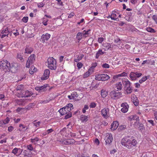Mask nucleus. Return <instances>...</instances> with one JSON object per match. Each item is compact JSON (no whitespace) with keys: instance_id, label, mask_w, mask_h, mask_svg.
<instances>
[{"instance_id":"11","label":"nucleus","mask_w":157,"mask_h":157,"mask_svg":"<svg viewBox=\"0 0 157 157\" xmlns=\"http://www.w3.org/2000/svg\"><path fill=\"white\" fill-rule=\"evenodd\" d=\"M119 13L117 12L115 10L113 11L112 13L110 16V18L111 20L114 21H117L118 19V15Z\"/></svg>"},{"instance_id":"25","label":"nucleus","mask_w":157,"mask_h":157,"mask_svg":"<svg viewBox=\"0 0 157 157\" xmlns=\"http://www.w3.org/2000/svg\"><path fill=\"white\" fill-rule=\"evenodd\" d=\"M68 112H71V110L73 109V107L72 104H69L65 107Z\"/></svg>"},{"instance_id":"1","label":"nucleus","mask_w":157,"mask_h":157,"mask_svg":"<svg viewBox=\"0 0 157 157\" xmlns=\"http://www.w3.org/2000/svg\"><path fill=\"white\" fill-rule=\"evenodd\" d=\"M121 143L122 145L129 149H132L137 144V141L132 137L123 138Z\"/></svg>"},{"instance_id":"29","label":"nucleus","mask_w":157,"mask_h":157,"mask_svg":"<svg viewBox=\"0 0 157 157\" xmlns=\"http://www.w3.org/2000/svg\"><path fill=\"white\" fill-rule=\"evenodd\" d=\"M129 77L132 80H135L136 79L135 73L132 72L129 75Z\"/></svg>"},{"instance_id":"56","label":"nucleus","mask_w":157,"mask_h":157,"mask_svg":"<svg viewBox=\"0 0 157 157\" xmlns=\"http://www.w3.org/2000/svg\"><path fill=\"white\" fill-rule=\"evenodd\" d=\"M10 118L8 117H7L4 120H3V121L4 123V124L8 123H9V122H10Z\"/></svg>"},{"instance_id":"53","label":"nucleus","mask_w":157,"mask_h":157,"mask_svg":"<svg viewBox=\"0 0 157 157\" xmlns=\"http://www.w3.org/2000/svg\"><path fill=\"white\" fill-rule=\"evenodd\" d=\"M89 109V106L87 105H85L83 108L82 110V112L83 113H85L86 112V110H87Z\"/></svg>"},{"instance_id":"43","label":"nucleus","mask_w":157,"mask_h":157,"mask_svg":"<svg viewBox=\"0 0 157 157\" xmlns=\"http://www.w3.org/2000/svg\"><path fill=\"white\" fill-rule=\"evenodd\" d=\"M60 143L63 145H67V139H62L60 140H58Z\"/></svg>"},{"instance_id":"62","label":"nucleus","mask_w":157,"mask_h":157,"mask_svg":"<svg viewBox=\"0 0 157 157\" xmlns=\"http://www.w3.org/2000/svg\"><path fill=\"white\" fill-rule=\"evenodd\" d=\"M35 121H34V125L35 126H36V127H39L40 126V121H38V122H35Z\"/></svg>"},{"instance_id":"21","label":"nucleus","mask_w":157,"mask_h":157,"mask_svg":"<svg viewBox=\"0 0 157 157\" xmlns=\"http://www.w3.org/2000/svg\"><path fill=\"white\" fill-rule=\"evenodd\" d=\"M97 64L98 63L96 62L92 63L91 65V67L89 69V71H91V72H93L94 71V69L97 66Z\"/></svg>"},{"instance_id":"55","label":"nucleus","mask_w":157,"mask_h":157,"mask_svg":"<svg viewBox=\"0 0 157 157\" xmlns=\"http://www.w3.org/2000/svg\"><path fill=\"white\" fill-rule=\"evenodd\" d=\"M77 66L78 69H79L82 67L83 64L81 62H79L77 63Z\"/></svg>"},{"instance_id":"45","label":"nucleus","mask_w":157,"mask_h":157,"mask_svg":"<svg viewBox=\"0 0 157 157\" xmlns=\"http://www.w3.org/2000/svg\"><path fill=\"white\" fill-rule=\"evenodd\" d=\"M37 5L38 8H41L43 7L45 5V3L43 2L40 3H37Z\"/></svg>"},{"instance_id":"8","label":"nucleus","mask_w":157,"mask_h":157,"mask_svg":"<svg viewBox=\"0 0 157 157\" xmlns=\"http://www.w3.org/2000/svg\"><path fill=\"white\" fill-rule=\"evenodd\" d=\"M101 115L102 117L105 118L107 119L110 116L109 109L107 108H104L101 111Z\"/></svg>"},{"instance_id":"4","label":"nucleus","mask_w":157,"mask_h":157,"mask_svg":"<svg viewBox=\"0 0 157 157\" xmlns=\"http://www.w3.org/2000/svg\"><path fill=\"white\" fill-rule=\"evenodd\" d=\"M109 96L111 99L116 100L121 97L122 95L121 92L113 90L110 92Z\"/></svg>"},{"instance_id":"57","label":"nucleus","mask_w":157,"mask_h":157,"mask_svg":"<svg viewBox=\"0 0 157 157\" xmlns=\"http://www.w3.org/2000/svg\"><path fill=\"white\" fill-rule=\"evenodd\" d=\"M23 85L22 84L20 85H18L17 88H16V90H21L22 88H23Z\"/></svg>"},{"instance_id":"13","label":"nucleus","mask_w":157,"mask_h":157,"mask_svg":"<svg viewBox=\"0 0 157 157\" xmlns=\"http://www.w3.org/2000/svg\"><path fill=\"white\" fill-rule=\"evenodd\" d=\"M51 36V35L48 33H46L45 34H43L41 36V39H42V42L44 43L45 42V40H48Z\"/></svg>"},{"instance_id":"46","label":"nucleus","mask_w":157,"mask_h":157,"mask_svg":"<svg viewBox=\"0 0 157 157\" xmlns=\"http://www.w3.org/2000/svg\"><path fill=\"white\" fill-rule=\"evenodd\" d=\"M54 130L52 128H50L47 130L45 132V133L43 134V135L44 136L49 134L50 133L54 131Z\"/></svg>"},{"instance_id":"5","label":"nucleus","mask_w":157,"mask_h":157,"mask_svg":"<svg viewBox=\"0 0 157 157\" xmlns=\"http://www.w3.org/2000/svg\"><path fill=\"white\" fill-rule=\"evenodd\" d=\"M110 78V77L107 74H98L95 76V79L98 81H105Z\"/></svg>"},{"instance_id":"26","label":"nucleus","mask_w":157,"mask_h":157,"mask_svg":"<svg viewBox=\"0 0 157 157\" xmlns=\"http://www.w3.org/2000/svg\"><path fill=\"white\" fill-rule=\"evenodd\" d=\"M92 73H93V72H91V71H89V69L83 75V78H85L88 77Z\"/></svg>"},{"instance_id":"42","label":"nucleus","mask_w":157,"mask_h":157,"mask_svg":"<svg viewBox=\"0 0 157 157\" xmlns=\"http://www.w3.org/2000/svg\"><path fill=\"white\" fill-rule=\"evenodd\" d=\"M148 76H145L144 77H142L141 79H140L139 81V82L141 84L143 82L145 81L148 78Z\"/></svg>"},{"instance_id":"38","label":"nucleus","mask_w":157,"mask_h":157,"mask_svg":"<svg viewBox=\"0 0 157 157\" xmlns=\"http://www.w3.org/2000/svg\"><path fill=\"white\" fill-rule=\"evenodd\" d=\"M133 98H134L133 99V102L134 105L136 106H138L139 104V101L138 99L136 96L135 97H133Z\"/></svg>"},{"instance_id":"37","label":"nucleus","mask_w":157,"mask_h":157,"mask_svg":"<svg viewBox=\"0 0 157 157\" xmlns=\"http://www.w3.org/2000/svg\"><path fill=\"white\" fill-rule=\"evenodd\" d=\"M90 31V29H88L87 31L84 30L83 33H82L83 35V36L86 38L88 36L89 34V32Z\"/></svg>"},{"instance_id":"48","label":"nucleus","mask_w":157,"mask_h":157,"mask_svg":"<svg viewBox=\"0 0 157 157\" xmlns=\"http://www.w3.org/2000/svg\"><path fill=\"white\" fill-rule=\"evenodd\" d=\"M65 115H66L65 117V119H67L72 116V113L71 112H68Z\"/></svg>"},{"instance_id":"18","label":"nucleus","mask_w":157,"mask_h":157,"mask_svg":"<svg viewBox=\"0 0 157 157\" xmlns=\"http://www.w3.org/2000/svg\"><path fill=\"white\" fill-rule=\"evenodd\" d=\"M26 109L23 108L18 107L16 110V111L19 114H22L25 112Z\"/></svg>"},{"instance_id":"12","label":"nucleus","mask_w":157,"mask_h":157,"mask_svg":"<svg viewBox=\"0 0 157 157\" xmlns=\"http://www.w3.org/2000/svg\"><path fill=\"white\" fill-rule=\"evenodd\" d=\"M121 106L122 107L121 109V111L124 113H126L128 108V104L126 103H123L121 105Z\"/></svg>"},{"instance_id":"61","label":"nucleus","mask_w":157,"mask_h":157,"mask_svg":"<svg viewBox=\"0 0 157 157\" xmlns=\"http://www.w3.org/2000/svg\"><path fill=\"white\" fill-rule=\"evenodd\" d=\"M135 73V74H136V78H139L142 75V74L141 73H138L137 72H136Z\"/></svg>"},{"instance_id":"17","label":"nucleus","mask_w":157,"mask_h":157,"mask_svg":"<svg viewBox=\"0 0 157 157\" xmlns=\"http://www.w3.org/2000/svg\"><path fill=\"white\" fill-rule=\"evenodd\" d=\"M59 112L62 115H63L67 114L68 113V111L65 107L62 108H61L59 110Z\"/></svg>"},{"instance_id":"59","label":"nucleus","mask_w":157,"mask_h":157,"mask_svg":"<svg viewBox=\"0 0 157 157\" xmlns=\"http://www.w3.org/2000/svg\"><path fill=\"white\" fill-rule=\"evenodd\" d=\"M27 149L30 151H32L33 150V147L31 144H29L27 146Z\"/></svg>"},{"instance_id":"31","label":"nucleus","mask_w":157,"mask_h":157,"mask_svg":"<svg viewBox=\"0 0 157 157\" xmlns=\"http://www.w3.org/2000/svg\"><path fill=\"white\" fill-rule=\"evenodd\" d=\"M25 53L30 54L33 51V49L31 47H26L25 49Z\"/></svg>"},{"instance_id":"52","label":"nucleus","mask_w":157,"mask_h":157,"mask_svg":"<svg viewBox=\"0 0 157 157\" xmlns=\"http://www.w3.org/2000/svg\"><path fill=\"white\" fill-rule=\"evenodd\" d=\"M83 56V55L81 56L80 57L78 56L77 57V59H75V61L76 62H78L79 61L82 59Z\"/></svg>"},{"instance_id":"27","label":"nucleus","mask_w":157,"mask_h":157,"mask_svg":"<svg viewBox=\"0 0 157 157\" xmlns=\"http://www.w3.org/2000/svg\"><path fill=\"white\" fill-rule=\"evenodd\" d=\"M37 69L34 66H32L29 69V72L31 75H33L34 72L36 71Z\"/></svg>"},{"instance_id":"14","label":"nucleus","mask_w":157,"mask_h":157,"mask_svg":"<svg viewBox=\"0 0 157 157\" xmlns=\"http://www.w3.org/2000/svg\"><path fill=\"white\" fill-rule=\"evenodd\" d=\"M127 75V73L123 72L120 74H119L117 75H114L113 76V78L114 80V81L115 80H116L118 78L120 77L124 76H126Z\"/></svg>"},{"instance_id":"32","label":"nucleus","mask_w":157,"mask_h":157,"mask_svg":"<svg viewBox=\"0 0 157 157\" xmlns=\"http://www.w3.org/2000/svg\"><path fill=\"white\" fill-rule=\"evenodd\" d=\"M108 92L105 90L102 89L101 90V95L103 98H105L107 95Z\"/></svg>"},{"instance_id":"6","label":"nucleus","mask_w":157,"mask_h":157,"mask_svg":"<svg viewBox=\"0 0 157 157\" xmlns=\"http://www.w3.org/2000/svg\"><path fill=\"white\" fill-rule=\"evenodd\" d=\"M32 95L31 92L28 90H21L20 94L18 93L16 94L18 97H27L31 96Z\"/></svg>"},{"instance_id":"28","label":"nucleus","mask_w":157,"mask_h":157,"mask_svg":"<svg viewBox=\"0 0 157 157\" xmlns=\"http://www.w3.org/2000/svg\"><path fill=\"white\" fill-rule=\"evenodd\" d=\"M67 145H71L75 144V141L73 139H67Z\"/></svg>"},{"instance_id":"19","label":"nucleus","mask_w":157,"mask_h":157,"mask_svg":"<svg viewBox=\"0 0 157 157\" xmlns=\"http://www.w3.org/2000/svg\"><path fill=\"white\" fill-rule=\"evenodd\" d=\"M27 129V127L22 124H20L19 125V128L18 130L20 132L23 131H25Z\"/></svg>"},{"instance_id":"34","label":"nucleus","mask_w":157,"mask_h":157,"mask_svg":"<svg viewBox=\"0 0 157 157\" xmlns=\"http://www.w3.org/2000/svg\"><path fill=\"white\" fill-rule=\"evenodd\" d=\"M83 36L82 33L81 32H78L76 36V38L78 42L80 41L82 38Z\"/></svg>"},{"instance_id":"40","label":"nucleus","mask_w":157,"mask_h":157,"mask_svg":"<svg viewBox=\"0 0 157 157\" xmlns=\"http://www.w3.org/2000/svg\"><path fill=\"white\" fill-rule=\"evenodd\" d=\"M16 102L17 105H21L23 104L24 100L22 99L17 100H16Z\"/></svg>"},{"instance_id":"33","label":"nucleus","mask_w":157,"mask_h":157,"mask_svg":"<svg viewBox=\"0 0 157 157\" xmlns=\"http://www.w3.org/2000/svg\"><path fill=\"white\" fill-rule=\"evenodd\" d=\"M139 126L138 127V129L141 132H142L143 130H145V127L143 124L138 123Z\"/></svg>"},{"instance_id":"9","label":"nucleus","mask_w":157,"mask_h":157,"mask_svg":"<svg viewBox=\"0 0 157 157\" xmlns=\"http://www.w3.org/2000/svg\"><path fill=\"white\" fill-rule=\"evenodd\" d=\"M106 144H110L113 140V137L111 134L107 133L105 138Z\"/></svg>"},{"instance_id":"39","label":"nucleus","mask_w":157,"mask_h":157,"mask_svg":"<svg viewBox=\"0 0 157 157\" xmlns=\"http://www.w3.org/2000/svg\"><path fill=\"white\" fill-rule=\"evenodd\" d=\"M114 42L115 43H116L117 44V46H120L121 44V46L123 45V44L121 43V42L120 40L118 38L117 39H114Z\"/></svg>"},{"instance_id":"24","label":"nucleus","mask_w":157,"mask_h":157,"mask_svg":"<svg viewBox=\"0 0 157 157\" xmlns=\"http://www.w3.org/2000/svg\"><path fill=\"white\" fill-rule=\"evenodd\" d=\"M103 46L105 48V50H108L111 48V45L109 43H105L103 44Z\"/></svg>"},{"instance_id":"10","label":"nucleus","mask_w":157,"mask_h":157,"mask_svg":"<svg viewBox=\"0 0 157 157\" xmlns=\"http://www.w3.org/2000/svg\"><path fill=\"white\" fill-rule=\"evenodd\" d=\"M50 74V71L48 69H46L44 71L43 75L41 77L42 80H45L48 79Z\"/></svg>"},{"instance_id":"23","label":"nucleus","mask_w":157,"mask_h":157,"mask_svg":"<svg viewBox=\"0 0 157 157\" xmlns=\"http://www.w3.org/2000/svg\"><path fill=\"white\" fill-rule=\"evenodd\" d=\"M104 53L105 52H103L102 50L100 49L96 53L95 58L97 59H98L100 55H103Z\"/></svg>"},{"instance_id":"47","label":"nucleus","mask_w":157,"mask_h":157,"mask_svg":"<svg viewBox=\"0 0 157 157\" xmlns=\"http://www.w3.org/2000/svg\"><path fill=\"white\" fill-rule=\"evenodd\" d=\"M18 148L15 147L14 148L12 151V153L14 154V155H18Z\"/></svg>"},{"instance_id":"44","label":"nucleus","mask_w":157,"mask_h":157,"mask_svg":"<svg viewBox=\"0 0 157 157\" xmlns=\"http://www.w3.org/2000/svg\"><path fill=\"white\" fill-rule=\"evenodd\" d=\"M146 30L148 32L151 33H155L156 32V31L153 29L151 28L150 27H148L146 28Z\"/></svg>"},{"instance_id":"41","label":"nucleus","mask_w":157,"mask_h":157,"mask_svg":"<svg viewBox=\"0 0 157 157\" xmlns=\"http://www.w3.org/2000/svg\"><path fill=\"white\" fill-rule=\"evenodd\" d=\"M31 142L33 143L34 144H36L39 140V139L37 137H36L34 138H31Z\"/></svg>"},{"instance_id":"16","label":"nucleus","mask_w":157,"mask_h":157,"mask_svg":"<svg viewBox=\"0 0 157 157\" xmlns=\"http://www.w3.org/2000/svg\"><path fill=\"white\" fill-rule=\"evenodd\" d=\"M122 82L125 88L128 87L130 86V82L127 79H124L122 80Z\"/></svg>"},{"instance_id":"2","label":"nucleus","mask_w":157,"mask_h":157,"mask_svg":"<svg viewBox=\"0 0 157 157\" xmlns=\"http://www.w3.org/2000/svg\"><path fill=\"white\" fill-rule=\"evenodd\" d=\"M13 66V64H10L7 60H3L0 61V69L3 70L5 72L9 71Z\"/></svg>"},{"instance_id":"15","label":"nucleus","mask_w":157,"mask_h":157,"mask_svg":"<svg viewBox=\"0 0 157 157\" xmlns=\"http://www.w3.org/2000/svg\"><path fill=\"white\" fill-rule=\"evenodd\" d=\"M119 125L118 122L116 121H113L111 124V129L112 130H114L117 129Z\"/></svg>"},{"instance_id":"60","label":"nucleus","mask_w":157,"mask_h":157,"mask_svg":"<svg viewBox=\"0 0 157 157\" xmlns=\"http://www.w3.org/2000/svg\"><path fill=\"white\" fill-rule=\"evenodd\" d=\"M104 39L103 37H99L98 39V42L99 43H101L104 40Z\"/></svg>"},{"instance_id":"36","label":"nucleus","mask_w":157,"mask_h":157,"mask_svg":"<svg viewBox=\"0 0 157 157\" xmlns=\"http://www.w3.org/2000/svg\"><path fill=\"white\" fill-rule=\"evenodd\" d=\"M122 84L121 82H118L116 85V88L119 90L122 89Z\"/></svg>"},{"instance_id":"64","label":"nucleus","mask_w":157,"mask_h":157,"mask_svg":"<svg viewBox=\"0 0 157 157\" xmlns=\"http://www.w3.org/2000/svg\"><path fill=\"white\" fill-rule=\"evenodd\" d=\"M152 19L155 21V23L157 24V16L154 15L152 17Z\"/></svg>"},{"instance_id":"51","label":"nucleus","mask_w":157,"mask_h":157,"mask_svg":"<svg viewBox=\"0 0 157 157\" xmlns=\"http://www.w3.org/2000/svg\"><path fill=\"white\" fill-rule=\"evenodd\" d=\"M39 87L40 90V92H43L45 90L46 87L45 85L43 86H39Z\"/></svg>"},{"instance_id":"58","label":"nucleus","mask_w":157,"mask_h":157,"mask_svg":"<svg viewBox=\"0 0 157 157\" xmlns=\"http://www.w3.org/2000/svg\"><path fill=\"white\" fill-rule=\"evenodd\" d=\"M102 67L103 68H108L109 67V65L107 63H104L103 64L102 66Z\"/></svg>"},{"instance_id":"7","label":"nucleus","mask_w":157,"mask_h":157,"mask_svg":"<svg viewBox=\"0 0 157 157\" xmlns=\"http://www.w3.org/2000/svg\"><path fill=\"white\" fill-rule=\"evenodd\" d=\"M10 31L8 30V28L6 27V28H3L2 30L1 34H0V36L1 38H4L6 36H8L10 34V36H12V33H10Z\"/></svg>"},{"instance_id":"20","label":"nucleus","mask_w":157,"mask_h":157,"mask_svg":"<svg viewBox=\"0 0 157 157\" xmlns=\"http://www.w3.org/2000/svg\"><path fill=\"white\" fill-rule=\"evenodd\" d=\"M89 117L88 116L82 115L80 117V120L82 122H86L88 120Z\"/></svg>"},{"instance_id":"54","label":"nucleus","mask_w":157,"mask_h":157,"mask_svg":"<svg viewBox=\"0 0 157 157\" xmlns=\"http://www.w3.org/2000/svg\"><path fill=\"white\" fill-rule=\"evenodd\" d=\"M48 20L47 19L44 18L42 22L43 24L45 26H46L47 25V22Z\"/></svg>"},{"instance_id":"49","label":"nucleus","mask_w":157,"mask_h":157,"mask_svg":"<svg viewBox=\"0 0 157 157\" xmlns=\"http://www.w3.org/2000/svg\"><path fill=\"white\" fill-rule=\"evenodd\" d=\"M72 98H73V99H75V98L77 97V93L76 92H73L71 94Z\"/></svg>"},{"instance_id":"63","label":"nucleus","mask_w":157,"mask_h":157,"mask_svg":"<svg viewBox=\"0 0 157 157\" xmlns=\"http://www.w3.org/2000/svg\"><path fill=\"white\" fill-rule=\"evenodd\" d=\"M96 106V104L94 102H92L91 103L90 105V107L91 108H95Z\"/></svg>"},{"instance_id":"30","label":"nucleus","mask_w":157,"mask_h":157,"mask_svg":"<svg viewBox=\"0 0 157 157\" xmlns=\"http://www.w3.org/2000/svg\"><path fill=\"white\" fill-rule=\"evenodd\" d=\"M128 120L130 121L135 120L136 121H138L139 120V117L136 115L130 116L129 117Z\"/></svg>"},{"instance_id":"3","label":"nucleus","mask_w":157,"mask_h":157,"mask_svg":"<svg viewBox=\"0 0 157 157\" xmlns=\"http://www.w3.org/2000/svg\"><path fill=\"white\" fill-rule=\"evenodd\" d=\"M48 67L51 70H55L56 68V61L53 57H49L47 59Z\"/></svg>"},{"instance_id":"22","label":"nucleus","mask_w":157,"mask_h":157,"mask_svg":"<svg viewBox=\"0 0 157 157\" xmlns=\"http://www.w3.org/2000/svg\"><path fill=\"white\" fill-rule=\"evenodd\" d=\"M35 59V56L34 54H32L29 57L28 60L29 62L33 63L34 62Z\"/></svg>"},{"instance_id":"50","label":"nucleus","mask_w":157,"mask_h":157,"mask_svg":"<svg viewBox=\"0 0 157 157\" xmlns=\"http://www.w3.org/2000/svg\"><path fill=\"white\" fill-rule=\"evenodd\" d=\"M29 19V17H24L21 19L22 21L24 23H26Z\"/></svg>"},{"instance_id":"35","label":"nucleus","mask_w":157,"mask_h":157,"mask_svg":"<svg viewBox=\"0 0 157 157\" xmlns=\"http://www.w3.org/2000/svg\"><path fill=\"white\" fill-rule=\"evenodd\" d=\"M125 91L126 93L127 94H131L132 92V87L131 86L128 87H127L126 88H125Z\"/></svg>"}]
</instances>
